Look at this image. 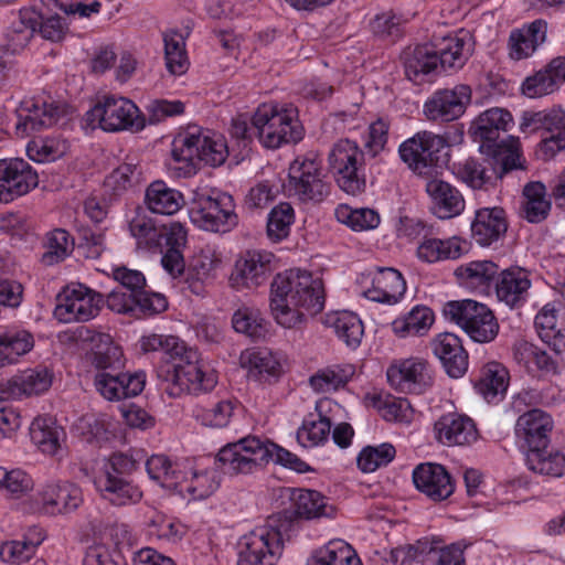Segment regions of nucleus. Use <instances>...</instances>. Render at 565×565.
I'll use <instances>...</instances> for the list:
<instances>
[{
    "label": "nucleus",
    "instance_id": "obj_24",
    "mask_svg": "<svg viewBox=\"0 0 565 565\" xmlns=\"http://www.w3.org/2000/svg\"><path fill=\"white\" fill-rule=\"evenodd\" d=\"M53 374L45 366L26 369L1 383L2 398L21 399L46 392L52 385Z\"/></svg>",
    "mask_w": 565,
    "mask_h": 565
},
{
    "label": "nucleus",
    "instance_id": "obj_33",
    "mask_svg": "<svg viewBox=\"0 0 565 565\" xmlns=\"http://www.w3.org/2000/svg\"><path fill=\"white\" fill-rule=\"evenodd\" d=\"M431 345L450 377L458 379L467 372L468 353L458 335L450 332L438 334Z\"/></svg>",
    "mask_w": 565,
    "mask_h": 565
},
{
    "label": "nucleus",
    "instance_id": "obj_13",
    "mask_svg": "<svg viewBox=\"0 0 565 565\" xmlns=\"http://www.w3.org/2000/svg\"><path fill=\"white\" fill-rule=\"evenodd\" d=\"M79 486L67 480H47L39 486L31 499L32 509L43 515L55 516L76 511L83 503Z\"/></svg>",
    "mask_w": 565,
    "mask_h": 565
},
{
    "label": "nucleus",
    "instance_id": "obj_8",
    "mask_svg": "<svg viewBox=\"0 0 565 565\" xmlns=\"http://www.w3.org/2000/svg\"><path fill=\"white\" fill-rule=\"evenodd\" d=\"M446 320L459 326L478 343H489L499 333V323L493 312L483 303L471 299L448 301L443 307Z\"/></svg>",
    "mask_w": 565,
    "mask_h": 565
},
{
    "label": "nucleus",
    "instance_id": "obj_21",
    "mask_svg": "<svg viewBox=\"0 0 565 565\" xmlns=\"http://www.w3.org/2000/svg\"><path fill=\"white\" fill-rule=\"evenodd\" d=\"M274 262L275 256L268 250H246L235 263L231 278L233 286L252 289L265 284L274 269Z\"/></svg>",
    "mask_w": 565,
    "mask_h": 565
},
{
    "label": "nucleus",
    "instance_id": "obj_52",
    "mask_svg": "<svg viewBox=\"0 0 565 565\" xmlns=\"http://www.w3.org/2000/svg\"><path fill=\"white\" fill-rule=\"evenodd\" d=\"M435 321L434 312L426 306L417 305L403 317L392 322L393 332L399 338L424 335Z\"/></svg>",
    "mask_w": 565,
    "mask_h": 565
},
{
    "label": "nucleus",
    "instance_id": "obj_26",
    "mask_svg": "<svg viewBox=\"0 0 565 565\" xmlns=\"http://www.w3.org/2000/svg\"><path fill=\"white\" fill-rule=\"evenodd\" d=\"M94 486L99 495L115 507L137 504L143 495L140 487L128 477H117L109 472H99Z\"/></svg>",
    "mask_w": 565,
    "mask_h": 565
},
{
    "label": "nucleus",
    "instance_id": "obj_53",
    "mask_svg": "<svg viewBox=\"0 0 565 565\" xmlns=\"http://www.w3.org/2000/svg\"><path fill=\"white\" fill-rule=\"evenodd\" d=\"M354 374L355 366L353 364H334L318 370L309 377V384L317 393H329L344 387Z\"/></svg>",
    "mask_w": 565,
    "mask_h": 565
},
{
    "label": "nucleus",
    "instance_id": "obj_30",
    "mask_svg": "<svg viewBox=\"0 0 565 565\" xmlns=\"http://www.w3.org/2000/svg\"><path fill=\"white\" fill-rule=\"evenodd\" d=\"M548 23L543 19H536L511 31L508 46L509 56L514 61H521L532 56L547 39Z\"/></svg>",
    "mask_w": 565,
    "mask_h": 565
},
{
    "label": "nucleus",
    "instance_id": "obj_12",
    "mask_svg": "<svg viewBox=\"0 0 565 565\" xmlns=\"http://www.w3.org/2000/svg\"><path fill=\"white\" fill-rule=\"evenodd\" d=\"M273 522L269 521L242 537L237 565H277L284 542L281 532Z\"/></svg>",
    "mask_w": 565,
    "mask_h": 565
},
{
    "label": "nucleus",
    "instance_id": "obj_60",
    "mask_svg": "<svg viewBox=\"0 0 565 565\" xmlns=\"http://www.w3.org/2000/svg\"><path fill=\"white\" fill-rule=\"evenodd\" d=\"M526 466L535 473L562 477L565 476V454L562 451H527Z\"/></svg>",
    "mask_w": 565,
    "mask_h": 565
},
{
    "label": "nucleus",
    "instance_id": "obj_19",
    "mask_svg": "<svg viewBox=\"0 0 565 565\" xmlns=\"http://www.w3.org/2000/svg\"><path fill=\"white\" fill-rule=\"evenodd\" d=\"M471 99V88L459 84L436 90L424 104V115L431 121L449 122L460 118Z\"/></svg>",
    "mask_w": 565,
    "mask_h": 565
},
{
    "label": "nucleus",
    "instance_id": "obj_4",
    "mask_svg": "<svg viewBox=\"0 0 565 565\" xmlns=\"http://www.w3.org/2000/svg\"><path fill=\"white\" fill-rule=\"evenodd\" d=\"M256 137L267 149H278L282 145L298 142L303 129L298 118V110L290 104L264 103L253 115Z\"/></svg>",
    "mask_w": 565,
    "mask_h": 565
},
{
    "label": "nucleus",
    "instance_id": "obj_54",
    "mask_svg": "<svg viewBox=\"0 0 565 565\" xmlns=\"http://www.w3.org/2000/svg\"><path fill=\"white\" fill-rule=\"evenodd\" d=\"M164 65L169 74L181 76L190 67V60L185 50V38L177 30L163 33Z\"/></svg>",
    "mask_w": 565,
    "mask_h": 565
},
{
    "label": "nucleus",
    "instance_id": "obj_40",
    "mask_svg": "<svg viewBox=\"0 0 565 565\" xmlns=\"http://www.w3.org/2000/svg\"><path fill=\"white\" fill-rule=\"evenodd\" d=\"M565 76V57L553 58L548 65L533 76L527 77L522 84V92L530 98H537L551 94L557 83Z\"/></svg>",
    "mask_w": 565,
    "mask_h": 565
},
{
    "label": "nucleus",
    "instance_id": "obj_29",
    "mask_svg": "<svg viewBox=\"0 0 565 565\" xmlns=\"http://www.w3.org/2000/svg\"><path fill=\"white\" fill-rule=\"evenodd\" d=\"M17 135L25 137L54 125L60 117V108L45 102L23 100L17 109Z\"/></svg>",
    "mask_w": 565,
    "mask_h": 565
},
{
    "label": "nucleus",
    "instance_id": "obj_51",
    "mask_svg": "<svg viewBox=\"0 0 565 565\" xmlns=\"http://www.w3.org/2000/svg\"><path fill=\"white\" fill-rule=\"evenodd\" d=\"M307 565H362L355 551L343 540H332L316 550Z\"/></svg>",
    "mask_w": 565,
    "mask_h": 565
},
{
    "label": "nucleus",
    "instance_id": "obj_23",
    "mask_svg": "<svg viewBox=\"0 0 565 565\" xmlns=\"http://www.w3.org/2000/svg\"><path fill=\"white\" fill-rule=\"evenodd\" d=\"M554 423L550 414L533 408L522 414L515 424V436L529 448V451L545 449L550 444V435Z\"/></svg>",
    "mask_w": 565,
    "mask_h": 565
},
{
    "label": "nucleus",
    "instance_id": "obj_10",
    "mask_svg": "<svg viewBox=\"0 0 565 565\" xmlns=\"http://www.w3.org/2000/svg\"><path fill=\"white\" fill-rule=\"evenodd\" d=\"M190 218L198 227L211 232L226 233L237 224L232 196L218 191L196 192Z\"/></svg>",
    "mask_w": 565,
    "mask_h": 565
},
{
    "label": "nucleus",
    "instance_id": "obj_22",
    "mask_svg": "<svg viewBox=\"0 0 565 565\" xmlns=\"http://www.w3.org/2000/svg\"><path fill=\"white\" fill-rule=\"evenodd\" d=\"M413 482L419 492L435 502L448 499L456 488L447 469L434 462L418 465L413 471Z\"/></svg>",
    "mask_w": 565,
    "mask_h": 565
},
{
    "label": "nucleus",
    "instance_id": "obj_7",
    "mask_svg": "<svg viewBox=\"0 0 565 565\" xmlns=\"http://www.w3.org/2000/svg\"><path fill=\"white\" fill-rule=\"evenodd\" d=\"M228 149L223 136L191 127L179 134L173 142L171 158L178 162L193 163L194 160L212 167L223 164Z\"/></svg>",
    "mask_w": 565,
    "mask_h": 565
},
{
    "label": "nucleus",
    "instance_id": "obj_34",
    "mask_svg": "<svg viewBox=\"0 0 565 565\" xmlns=\"http://www.w3.org/2000/svg\"><path fill=\"white\" fill-rule=\"evenodd\" d=\"M531 121L540 125L547 134L541 143L540 149L545 158H552L565 149V111L553 108L548 111L532 115Z\"/></svg>",
    "mask_w": 565,
    "mask_h": 565
},
{
    "label": "nucleus",
    "instance_id": "obj_18",
    "mask_svg": "<svg viewBox=\"0 0 565 565\" xmlns=\"http://www.w3.org/2000/svg\"><path fill=\"white\" fill-rule=\"evenodd\" d=\"M38 184V172L23 159L0 160V203L12 202Z\"/></svg>",
    "mask_w": 565,
    "mask_h": 565
},
{
    "label": "nucleus",
    "instance_id": "obj_3",
    "mask_svg": "<svg viewBox=\"0 0 565 565\" xmlns=\"http://www.w3.org/2000/svg\"><path fill=\"white\" fill-rule=\"evenodd\" d=\"M269 461L280 463L297 472H306L308 465L290 451L257 436H246L223 446L216 456V462L224 473L250 475Z\"/></svg>",
    "mask_w": 565,
    "mask_h": 565
},
{
    "label": "nucleus",
    "instance_id": "obj_14",
    "mask_svg": "<svg viewBox=\"0 0 565 565\" xmlns=\"http://www.w3.org/2000/svg\"><path fill=\"white\" fill-rule=\"evenodd\" d=\"M104 296L83 284H70L57 297L54 310L61 322L88 321L95 318L104 303Z\"/></svg>",
    "mask_w": 565,
    "mask_h": 565
},
{
    "label": "nucleus",
    "instance_id": "obj_48",
    "mask_svg": "<svg viewBox=\"0 0 565 565\" xmlns=\"http://www.w3.org/2000/svg\"><path fill=\"white\" fill-rule=\"evenodd\" d=\"M499 275V267L491 260H475L456 269V276L468 287L488 291Z\"/></svg>",
    "mask_w": 565,
    "mask_h": 565
},
{
    "label": "nucleus",
    "instance_id": "obj_27",
    "mask_svg": "<svg viewBox=\"0 0 565 565\" xmlns=\"http://www.w3.org/2000/svg\"><path fill=\"white\" fill-rule=\"evenodd\" d=\"M397 552L404 553L411 561L424 562L427 557L433 565H465L463 550L460 545L441 546L437 540H418Z\"/></svg>",
    "mask_w": 565,
    "mask_h": 565
},
{
    "label": "nucleus",
    "instance_id": "obj_55",
    "mask_svg": "<svg viewBox=\"0 0 565 565\" xmlns=\"http://www.w3.org/2000/svg\"><path fill=\"white\" fill-rule=\"evenodd\" d=\"M146 470L151 480L162 488L177 490L182 483L183 472L180 465L164 455H153L146 461Z\"/></svg>",
    "mask_w": 565,
    "mask_h": 565
},
{
    "label": "nucleus",
    "instance_id": "obj_39",
    "mask_svg": "<svg viewBox=\"0 0 565 565\" xmlns=\"http://www.w3.org/2000/svg\"><path fill=\"white\" fill-rule=\"evenodd\" d=\"M439 68L444 71H458L469 58L470 45L465 33L449 34L438 40L433 47Z\"/></svg>",
    "mask_w": 565,
    "mask_h": 565
},
{
    "label": "nucleus",
    "instance_id": "obj_57",
    "mask_svg": "<svg viewBox=\"0 0 565 565\" xmlns=\"http://www.w3.org/2000/svg\"><path fill=\"white\" fill-rule=\"evenodd\" d=\"M137 246L145 249H157L160 246V228L147 213L137 211L128 224Z\"/></svg>",
    "mask_w": 565,
    "mask_h": 565
},
{
    "label": "nucleus",
    "instance_id": "obj_42",
    "mask_svg": "<svg viewBox=\"0 0 565 565\" xmlns=\"http://www.w3.org/2000/svg\"><path fill=\"white\" fill-rule=\"evenodd\" d=\"M145 203L154 214L173 215L184 205V198L180 191L168 186L166 182L154 181L146 190Z\"/></svg>",
    "mask_w": 565,
    "mask_h": 565
},
{
    "label": "nucleus",
    "instance_id": "obj_58",
    "mask_svg": "<svg viewBox=\"0 0 565 565\" xmlns=\"http://www.w3.org/2000/svg\"><path fill=\"white\" fill-rule=\"evenodd\" d=\"M243 359L244 365L248 367L249 376L256 380L277 377L281 373V364L278 358L268 349L248 352L246 358L243 356Z\"/></svg>",
    "mask_w": 565,
    "mask_h": 565
},
{
    "label": "nucleus",
    "instance_id": "obj_20",
    "mask_svg": "<svg viewBox=\"0 0 565 565\" xmlns=\"http://www.w3.org/2000/svg\"><path fill=\"white\" fill-rule=\"evenodd\" d=\"M390 385L398 392L422 394L431 385L429 365L419 358L394 361L386 371Z\"/></svg>",
    "mask_w": 565,
    "mask_h": 565
},
{
    "label": "nucleus",
    "instance_id": "obj_25",
    "mask_svg": "<svg viewBox=\"0 0 565 565\" xmlns=\"http://www.w3.org/2000/svg\"><path fill=\"white\" fill-rule=\"evenodd\" d=\"M509 223L502 207H481L475 213L471 222V237L482 247H489L501 241L508 231Z\"/></svg>",
    "mask_w": 565,
    "mask_h": 565
},
{
    "label": "nucleus",
    "instance_id": "obj_56",
    "mask_svg": "<svg viewBox=\"0 0 565 565\" xmlns=\"http://www.w3.org/2000/svg\"><path fill=\"white\" fill-rule=\"evenodd\" d=\"M523 215L531 223L545 220L551 210V202L546 198L545 185L541 182H531L523 190Z\"/></svg>",
    "mask_w": 565,
    "mask_h": 565
},
{
    "label": "nucleus",
    "instance_id": "obj_41",
    "mask_svg": "<svg viewBox=\"0 0 565 565\" xmlns=\"http://www.w3.org/2000/svg\"><path fill=\"white\" fill-rule=\"evenodd\" d=\"M290 499L295 515L300 519L313 520L335 515L334 507L329 504L328 499L319 491L294 489Z\"/></svg>",
    "mask_w": 565,
    "mask_h": 565
},
{
    "label": "nucleus",
    "instance_id": "obj_9",
    "mask_svg": "<svg viewBox=\"0 0 565 565\" xmlns=\"http://www.w3.org/2000/svg\"><path fill=\"white\" fill-rule=\"evenodd\" d=\"M329 168L339 188L356 195L366 186L364 152L355 141L341 139L328 157Z\"/></svg>",
    "mask_w": 565,
    "mask_h": 565
},
{
    "label": "nucleus",
    "instance_id": "obj_11",
    "mask_svg": "<svg viewBox=\"0 0 565 565\" xmlns=\"http://www.w3.org/2000/svg\"><path fill=\"white\" fill-rule=\"evenodd\" d=\"M273 522L269 521L242 537L237 565H277L284 542L281 532Z\"/></svg>",
    "mask_w": 565,
    "mask_h": 565
},
{
    "label": "nucleus",
    "instance_id": "obj_31",
    "mask_svg": "<svg viewBox=\"0 0 565 565\" xmlns=\"http://www.w3.org/2000/svg\"><path fill=\"white\" fill-rule=\"evenodd\" d=\"M437 440L446 446H466L478 438L473 420L457 413L443 415L434 425Z\"/></svg>",
    "mask_w": 565,
    "mask_h": 565
},
{
    "label": "nucleus",
    "instance_id": "obj_16",
    "mask_svg": "<svg viewBox=\"0 0 565 565\" xmlns=\"http://www.w3.org/2000/svg\"><path fill=\"white\" fill-rule=\"evenodd\" d=\"M290 185L295 195L305 203L324 201L331 190L321 162L316 158H297L289 167Z\"/></svg>",
    "mask_w": 565,
    "mask_h": 565
},
{
    "label": "nucleus",
    "instance_id": "obj_59",
    "mask_svg": "<svg viewBox=\"0 0 565 565\" xmlns=\"http://www.w3.org/2000/svg\"><path fill=\"white\" fill-rule=\"evenodd\" d=\"M334 215L340 223L348 225L355 232L374 230L381 222L376 211L367 207L352 209L347 204L337 206Z\"/></svg>",
    "mask_w": 565,
    "mask_h": 565
},
{
    "label": "nucleus",
    "instance_id": "obj_43",
    "mask_svg": "<svg viewBox=\"0 0 565 565\" xmlns=\"http://www.w3.org/2000/svg\"><path fill=\"white\" fill-rule=\"evenodd\" d=\"M34 348L33 334L22 328L0 331V367L17 363Z\"/></svg>",
    "mask_w": 565,
    "mask_h": 565
},
{
    "label": "nucleus",
    "instance_id": "obj_1",
    "mask_svg": "<svg viewBox=\"0 0 565 565\" xmlns=\"http://www.w3.org/2000/svg\"><path fill=\"white\" fill-rule=\"evenodd\" d=\"M143 353L161 352L171 359L179 360L166 371V393L171 397L183 394L199 395L211 392L216 383L215 372L205 367L196 351L188 350L184 342L174 335L150 333L139 340Z\"/></svg>",
    "mask_w": 565,
    "mask_h": 565
},
{
    "label": "nucleus",
    "instance_id": "obj_35",
    "mask_svg": "<svg viewBox=\"0 0 565 565\" xmlns=\"http://www.w3.org/2000/svg\"><path fill=\"white\" fill-rule=\"evenodd\" d=\"M531 280L522 268H509L499 273L494 284L495 295L499 301L510 308H515L525 302Z\"/></svg>",
    "mask_w": 565,
    "mask_h": 565
},
{
    "label": "nucleus",
    "instance_id": "obj_63",
    "mask_svg": "<svg viewBox=\"0 0 565 565\" xmlns=\"http://www.w3.org/2000/svg\"><path fill=\"white\" fill-rule=\"evenodd\" d=\"M73 247L74 241L71 235L65 230L56 228L46 235L45 252L41 260L46 266L58 264L73 252Z\"/></svg>",
    "mask_w": 565,
    "mask_h": 565
},
{
    "label": "nucleus",
    "instance_id": "obj_64",
    "mask_svg": "<svg viewBox=\"0 0 565 565\" xmlns=\"http://www.w3.org/2000/svg\"><path fill=\"white\" fill-rule=\"evenodd\" d=\"M232 324L236 332L252 339L263 338L266 333L265 320L255 307L242 306L235 310Z\"/></svg>",
    "mask_w": 565,
    "mask_h": 565
},
{
    "label": "nucleus",
    "instance_id": "obj_47",
    "mask_svg": "<svg viewBox=\"0 0 565 565\" xmlns=\"http://www.w3.org/2000/svg\"><path fill=\"white\" fill-rule=\"evenodd\" d=\"M462 242L457 236L445 239L425 237L417 247L418 258L429 264L448 259H457L462 255Z\"/></svg>",
    "mask_w": 565,
    "mask_h": 565
},
{
    "label": "nucleus",
    "instance_id": "obj_15",
    "mask_svg": "<svg viewBox=\"0 0 565 565\" xmlns=\"http://www.w3.org/2000/svg\"><path fill=\"white\" fill-rule=\"evenodd\" d=\"M447 147L444 137L431 131L423 130L403 141L398 147V153L403 162L417 174H429L443 158V151Z\"/></svg>",
    "mask_w": 565,
    "mask_h": 565
},
{
    "label": "nucleus",
    "instance_id": "obj_62",
    "mask_svg": "<svg viewBox=\"0 0 565 565\" xmlns=\"http://www.w3.org/2000/svg\"><path fill=\"white\" fill-rule=\"evenodd\" d=\"M67 150V141L58 137L33 139L26 146L28 157L39 163L55 161L62 158Z\"/></svg>",
    "mask_w": 565,
    "mask_h": 565
},
{
    "label": "nucleus",
    "instance_id": "obj_61",
    "mask_svg": "<svg viewBox=\"0 0 565 565\" xmlns=\"http://www.w3.org/2000/svg\"><path fill=\"white\" fill-rule=\"evenodd\" d=\"M220 486L218 475L215 469L193 471L190 477L183 473L182 483L177 490L188 492L194 499H205L210 497Z\"/></svg>",
    "mask_w": 565,
    "mask_h": 565
},
{
    "label": "nucleus",
    "instance_id": "obj_28",
    "mask_svg": "<svg viewBox=\"0 0 565 565\" xmlns=\"http://www.w3.org/2000/svg\"><path fill=\"white\" fill-rule=\"evenodd\" d=\"M146 384L143 372L111 374L102 371L95 376V387L108 401H119L140 394Z\"/></svg>",
    "mask_w": 565,
    "mask_h": 565
},
{
    "label": "nucleus",
    "instance_id": "obj_32",
    "mask_svg": "<svg viewBox=\"0 0 565 565\" xmlns=\"http://www.w3.org/2000/svg\"><path fill=\"white\" fill-rule=\"evenodd\" d=\"M426 192L431 202L433 213L440 220L458 216L465 210L462 194L457 188L444 180H429L426 183Z\"/></svg>",
    "mask_w": 565,
    "mask_h": 565
},
{
    "label": "nucleus",
    "instance_id": "obj_46",
    "mask_svg": "<svg viewBox=\"0 0 565 565\" xmlns=\"http://www.w3.org/2000/svg\"><path fill=\"white\" fill-rule=\"evenodd\" d=\"M329 402L317 404V415L310 414L303 419L301 427L297 431V440L305 448H311L323 445L328 441L331 431V420L322 415V409Z\"/></svg>",
    "mask_w": 565,
    "mask_h": 565
},
{
    "label": "nucleus",
    "instance_id": "obj_37",
    "mask_svg": "<svg viewBox=\"0 0 565 565\" xmlns=\"http://www.w3.org/2000/svg\"><path fill=\"white\" fill-rule=\"evenodd\" d=\"M220 264V254L212 246H205L193 255L185 270V282L193 294L203 291V285L214 278Z\"/></svg>",
    "mask_w": 565,
    "mask_h": 565
},
{
    "label": "nucleus",
    "instance_id": "obj_5",
    "mask_svg": "<svg viewBox=\"0 0 565 565\" xmlns=\"http://www.w3.org/2000/svg\"><path fill=\"white\" fill-rule=\"evenodd\" d=\"M510 143L501 145L494 153L481 160L468 158L456 164L458 177L472 189L491 185L505 173L522 168L520 162L519 138L509 139Z\"/></svg>",
    "mask_w": 565,
    "mask_h": 565
},
{
    "label": "nucleus",
    "instance_id": "obj_6",
    "mask_svg": "<svg viewBox=\"0 0 565 565\" xmlns=\"http://www.w3.org/2000/svg\"><path fill=\"white\" fill-rule=\"evenodd\" d=\"M84 124L92 129L107 132L122 130L140 131L145 120L139 108L130 99L116 95H104L84 116Z\"/></svg>",
    "mask_w": 565,
    "mask_h": 565
},
{
    "label": "nucleus",
    "instance_id": "obj_44",
    "mask_svg": "<svg viewBox=\"0 0 565 565\" xmlns=\"http://www.w3.org/2000/svg\"><path fill=\"white\" fill-rule=\"evenodd\" d=\"M324 322L349 349L355 350L360 347L364 326L358 315L347 310L337 311L328 315Z\"/></svg>",
    "mask_w": 565,
    "mask_h": 565
},
{
    "label": "nucleus",
    "instance_id": "obj_17",
    "mask_svg": "<svg viewBox=\"0 0 565 565\" xmlns=\"http://www.w3.org/2000/svg\"><path fill=\"white\" fill-rule=\"evenodd\" d=\"M513 126L512 115L502 108H490L481 113L469 128V134L475 142H479L482 152L494 153L501 145L510 143L508 136L500 139L501 132H507Z\"/></svg>",
    "mask_w": 565,
    "mask_h": 565
},
{
    "label": "nucleus",
    "instance_id": "obj_49",
    "mask_svg": "<svg viewBox=\"0 0 565 565\" xmlns=\"http://www.w3.org/2000/svg\"><path fill=\"white\" fill-rule=\"evenodd\" d=\"M534 324L541 340L556 354L565 350V334L558 327L557 310L554 305L546 303L535 316Z\"/></svg>",
    "mask_w": 565,
    "mask_h": 565
},
{
    "label": "nucleus",
    "instance_id": "obj_45",
    "mask_svg": "<svg viewBox=\"0 0 565 565\" xmlns=\"http://www.w3.org/2000/svg\"><path fill=\"white\" fill-rule=\"evenodd\" d=\"M508 385V370L501 363L490 362L481 369L475 387L488 403H491L500 399L505 394Z\"/></svg>",
    "mask_w": 565,
    "mask_h": 565
},
{
    "label": "nucleus",
    "instance_id": "obj_2",
    "mask_svg": "<svg viewBox=\"0 0 565 565\" xmlns=\"http://www.w3.org/2000/svg\"><path fill=\"white\" fill-rule=\"evenodd\" d=\"M324 286L320 277L301 269L276 275L270 286V310L276 322L287 329L302 323L305 313L317 315L324 308Z\"/></svg>",
    "mask_w": 565,
    "mask_h": 565
},
{
    "label": "nucleus",
    "instance_id": "obj_36",
    "mask_svg": "<svg viewBox=\"0 0 565 565\" xmlns=\"http://www.w3.org/2000/svg\"><path fill=\"white\" fill-rule=\"evenodd\" d=\"M406 291V282L402 274L394 268H380L373 279L372 286L364 291V296L375 302L394 305Z\"/></svg>",
    "mask_w": 565,
    "mask_h": 565
},
{
    "label": "nucleus",
    "instance_id": "obj_50",
    "mask_svg": "<svg viewBox=\"0 0 565 565\" xmlns=\"http://www.w3.org/2000/svg\"><path fill=\"white\" fill-rule=\"evenodd\" d=\"M437 60L433 47L427 45L416 46L405 53L404 68L407 78L415 84L423 83L426 76L439 68Z\"/></svg>",
    "mask_w": 565,
    "mask_h": 565
},
{
    "label": "nucleus",
    "instance_id": "obj_38",
    "mask_svg": "<svg viewBox=\"0 0 565 565\" xmlns=\"http://www.w3.org/2000/svg\"><path fill=\"white\" fill-rule=\"evenodd\" d=\"M30 437L41 452L55 456L58 454L66 434L54 417L42 415L35 417L31 423Z\"/></svg>",
    "mask_w": 565,
    "mask_h": 565
}]
</instances>
